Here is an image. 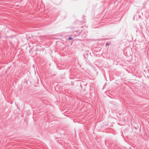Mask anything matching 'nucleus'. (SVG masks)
<instances>
[{"mask_svg":"<svg viewBox=\"0 0 149 149\" xmlns=\"http://www.w3.org/2000/svg\"><path fill=\"white\" fill-rule=\"evenodd\" d=\"M72 38H71V37H69L68 38V40H72Z\"/></svg>","mask_w":149,"mask_h":149,"instance_id":"f257e3e1","label":"nucleus"},{"mask_svg":"<svg viewBox=\"0 0 149 149\" xmlns=\"http://www.w3.org/2000/svg\"><path fill=\"white\" fill-rule=\"evenodd\" d=\"M80 86L81 87V88H82L83 86H82L81 85V84H80Z\"/></svg>","mask_w":149,"mask_h":149,"instance_id":"f03ea898","label":"nucleus"},{"mask_svg":"<svg viewBox=\"0 0 149 149\" xmlns=\"http://www.w3.org/2000/svg\"><path fill=\"white\" fill-rule=\"evenodd\" d=\"M78 123H81V124H82V123H81V122H79V121H78Z\"/></svg>","mask_w":149,"mask_h":149,"instance_id":"7ed1b4c3","label":"nucleus"},{"mask_svg":"<svg viewBox=\"0 0 149 149\" xmlns=\"http://www.w3.org/2000/svg\"><path fill=\"white\" fill-rule=\"evenodd\" d=\"M107 44H107L106 45H107Z\"/></svg>","mask_w":149,"mask_h":149,"instance_id":"20e7f679","label":"nucleus"}]
</instances>
